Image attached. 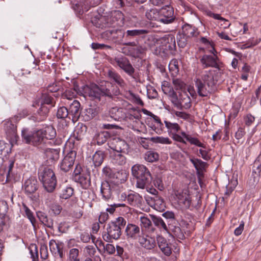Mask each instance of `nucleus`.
<instances>
[{
  "instance_id": "nucleus-11",
  "label": "nucleus",
  "mask_w": 261,
  "mask_h": 261,
  "mask_svg": "<svg viewBox=\"0 0 261 261\" xmlns=\"http://www.w3.org/2000/svg\"><path fill=\"white\" fill-rule=\"evenodd\" d=\"M4 128L7 137L11 143H17L19 136L17 133V126L12 120H8L4 121Z\"/></svg>"
},
{
  "instance_id": "nucleus-39",
  "label": "nucleus",
  "mask_w": 261,
  "mask_h": 261,
  "mask_svg": "<svg viewBox=\"0 0 261 261\" xmlns=\"http://www.w3.org/2000/svg\"><path fill=\"white\" fill-rule=\"evenodd\" d=\"M97 114V112L96 109L89 107L84 109V111H82L81 117L83 118V119L84 121H88L95 117Z\"/></svg>"
},
{
  "instance_id": "nucleus-28",
  "label": "nucleus",
  "mask_w": 261,
  "mask_h": 261,
  "mask_svg": "<svg viewBox=\"0 0 261 261\" xmlns=\"http://www.w3.org/2000/svg\"><path fill=\"white\" fill-rule=\"evenodd\" d=\"M36 216L42 224L51 229H54V220L49 217L46 213L39 211L36 212Z\"/></svg>"
},
{
  "instance_id": "nucleus-27",
  "label": "nucleus",
  "mask_w": 261,
  "mask_h": 261,
  "mask_svg": "<svg viewBox=\"0 0 261 261\" xmlns=\"http://www.w3.org/2000/svg\"><path fill=\"white\" fill-rule=\"evenodd\" d=\"M140 232V227L132 223H128L125 229V233L127 239H136Z\"/></svg>"
},
{
  "instance_id": "nucleus-32",
  "label": "nucleus",
  "mask_w": 261,
  "mask_h": 261,
  "mask_svg": "<svg viewBox=\"0 0 261 261\" xmlns=\"http://www.w3.org/2000/svg\"><path fill=\"white\" fill-rule=\"evenodd\" d=\"M109 118L115 121H121L125 117V114L123 112L122 108H118L117 107H113L110 109L109 111ZM108 121H110L108 117Z\"/></svg>"
},
{
  "instance_id": "nucleus-57",
  "label": "nucleus",
  "mask_w": 261,
  "mask_h": 261,
  "mask_svg": "<svg viewBox=\"0 0 261 261\" xmlns=\"http://www.w3.org/2000/svg\"><path fill=\"white\" fill-rule=\"evenodd\" d=\"M166 127L168 128V132L172 134L178 132L180 127L177 123H171L168 121H164Z\"/></svg>"
},
{
  "instance_id": "nucleus-62",
  "label": "nucleus",
  "mask_w": 261,
  "mask_h": 261,
  "mask_svg": "<svg viewBox=\"0 0 261 261\" xmlns=\"http://www.w3.org/2000/svg\"><path fill=\"white\" fill-rule=\"evenodd\" d=\"M252 173L259 176L261 173V162L255 160L252 166Z\"/></svg>"
},
{
  "instance_id": "nucleus-13",
  "label": "nucleus",
  "mask_w": 261,
  "mask_h": 261,
  "mask_svg": "<svg viewBox=\"0 0 261 261\" xmlns=\"http://www.w3.org/2000/svg\"><path fill=\"white\" fill-rule=\"evenodd\" d=\"M76 153L75 151H70L64 158L60 164V169L64 172L69 171L74 164Z\"/></svg>"
},
{
  "instance_id": "nucleus-36",
  "label": "nucleus",
  "mask_w": 261,
  "mask_h": 261,
  "mask_svg": "<svg viewBox=\"0 0 261 261\" xmlns=\"http://www.w3.org/2000/svg\"><path fill=\"white\" fill-rule=\"evenodd\" d=\"M74 181L79 183L82 188L88 189L91 186V180L89 173H86L82 175L79 176L73 179Z\"/></svg>"
},
{
  "instance_id": "nucleus-41",
  "label": "nucleus",
  "mask_w": 261,
  "mask_h": 261,
  "mask_svg": "<svg viewBox=\"0 0 261 261\" xmlns=\"http://www.w3.org/2000/svg\"><path fill=\"white\" fill-rule=\"evenodd\" d=\"M13 143H11L10 140H9V143L0 141V155L6 156L10 153Z\"/></svg>"
},
{
  "instance_id": "nucleus-7",
  "label": "nucleus",
  "mask_w": 261,
  "mask_h": 261,
  "mask_svg": "<svg viewBox=\"0 0 261 261\" xmlns=\"http://www.w3.org/2000/svg\"><path fill=\"white\" fill-rule=\"evenodd\" d=\"M114 60L117 66L127 75L135 81H137L139 79V73L136 71L127 58H116Z\"/></svg>"
},
{
  "instance_id": "nucleus-29",
  "label": "nucleus",
  "mask_w": 261,
  "mask_h": 261,
  "mask_svg": "<svg viewBox=\"0 0 261 261\" xmlns=\"http://www.w3.org/2000/svg\"><path fill=\"white\" fill-rule=\"evenodd\" d=\"M139 243L143 248L151 250L156 246V242L154 238L149 237V236L140 237L139 238Z\"/></svg>"
},
{
  "instance_id": "nucleus-35",
  "label": "nucleus",
  "mask_w": 261,
  "mask_h": 261,
  "mask_svg": "<svg viewBox=\"0 0 261 261\" xmlns=\"http://www.w3.org/2000/svg\"><path fill=\"white\" fill-rule=\"evenodd\" d=\"M50 109V108L41 103V107L37 112V116L36 117H33L34 118L33 120L36 122L44 121L47 117Z\"/></svg>"
},
{
  "instance_id": "nucleus-40",
  "label": "nucleus",
  "mask_w": 261,
  "mask_h": 261,
  "mask_svg": "<svg viewBox=\"0 0 261 261\" xmlns=\"http://www.w3.org/2000/svg\"><path fill=\"white\" fill-rule=\"evenodd\" d=\"M87 130V126L83 123H79L75 127L74 136L77 140H81L86 134Z\"/></svg>"
},
{
  "instance_id": "nucleus-10",
  "label": "nucleus",
  "mask_w": 261,
  "mask_h": 261,
  "mask_svg": "<svg viewBox=\"0 0 261 261\" xmlns=\"http://www.w3.org/2000/svg\"><path fill=\"white\" fill-rule=\"evenodd\" d=\"M123 13L120 11L114 12L110 17H107V28L115 29L122 27L124 24Z\"/></svg>"
},
{
  "instance_id": "nucleus-38",
  "label": "nucleus",
  "mask_w": 261,
  "mask_h": 261,
  "mask_svg": "<svg viewBox=\"0 0 261 261\" xmlns=\"http://www.w3.org/2000/svg\"><path fill=\"white\" fill-rule=\"evenodd\" d=\"M168 231H171L173 233V236L178 238L179 239H183L185 237V236L183 232L181 231L180 227L177 225V223H169L168 225Z\"/></svg>"
},
{
  "instance_id": "nucleus-30",
  "label": "nucleus",
  "mask_w": 261,
  "mask_h": 261,
  "mask_svg": "<svg viewBox=\"0 0 261 261\" xmlns=\"http://www.w3.org/2000/svg\"><path fill=\"white\" fill-rule=\"evenodd\" d=\"M50 147H47L46 149L42 150L45 153L47 160L54 163L59 159L60 150L59 148L52 149Z\"/></svg>"
},
{
  "instance_id": "nucleus-43",
  "label": "nucleus",
  "mask_w": 261,
  "mask_h": 261,
  "mask_svg": "<svg viewBox=\"0 0 261 261\" xmlns=\"http://www.w3.org/2000/svg\"><path fill=\"white\" fill-rule=\"evenodd\" d=\"M92 23L96 28L100 29L107 28V17L100 16L94 17L92 20Z\"/></svg>"
},
{
  "instance_id": "nucleus-54",
  "label": "nucleus",
  "mask_w": 261,
  "mask_h": 261,
  "mask_svg": "<svg viewBox=\"0 0 261 261\" xmlns=\"http://www.w3.org/2000/svg\"><path fill=\"white\" fill-rule=\"evenodd\" d=\"M144 159L147 162L152 163L159 160V155L154 151L149 150L145 152Z\"/></svg>"
},
{
  "instance_id": "nucleus-42",
  "label": "nucleus",
  "mask_w": 261,
  "mask_h": 261,
  "mask_svg": "<svg viewBox=\"0 0 261 261\" xmlns=\"http://www.w3.org/2000/svg\"><path fill=\"white\" fill-rule=\"evenodd\" d=\"M105 158V153L103 151L97 150L93 154L92 160L95 167L101 166Z\"/></svg>"
},
{
  "instance_id": "nucleus-45",
  "label": "nucleus",
  "mask_w": 261,
  "mask_h": 261,
  "mask_svg": "<svg viewBox=\"0 0 261 261\" xmlns=\"http://www.w3.org/2000/svg\"><path fill=\"white\" fill-rule=\"evenodd\" d=\"M127 178L126 172L121 170L114 173L112 180L116 183H123L126 180Z\"/></svg>"
},
{
  "instance_id": "nucleus-31",
  "label": "nucleus",
  "mask_w": 261,
  "mask_h": 261,
  "mask_svg": "<svg viewBox=\"0 0 261 261\" xmlns=\"http://www.w3.org/2000/svg\"><path fill=\"white\" fill-rule=\"evenodd\" d=\"M100 193L102 199L108 201L112 197V188L109 182L106 180L102 181L101 184Z\"/></svg>"
},
{
  "instance_id": "nucleus-8",
  "label": "nucleus",
  "mask_w": 261,
  "mask_h": 261,
  "mask_svg": "<svg viewBox=\"0 0 261 261\" xmlns=\"http://www.w3.org/2000/svg\"><path fill=\"white\" fill-rule=\"evenodd\" d=\"M203 68L212 67L220 70L223 66V63L217 55H209L205 54L200 59Z\"/></svg>"
},
{
  "instance_id": "nucleus-33",
  "label": "nucleus",
  "mask_w": 261,
  "mask_h": 261,
  "mask_svg": "<svg viewBox=\"0 0 261 261\" xmlns=\"http://www.w3.org/2000/svg\"><path fill=\"white\" fill-rule=\"evenodd\" d=\"M148 31L143 29L128 30L125 32V40H130L145 35Z\"/></svg>"
},
{
  "instance_id": "nucleus-51",
  "label": "nucleus",
  "mask_w": 261,
  "mask_h": 261,
  "mask_svg": "<svg viewBox=\"0 0 261 261\" xmlns=\"http://www.w3.org/2000/svg\"><path fill=\"white\" fill-rule=\"evenodd\" d=\"M151 221L153 224L160 229H163L164 230L168 231V225L163 221L162 218L151 215H150Z\"/></svg>"
},
{
  "instance_id": "nucleus-19",
  "label": "nucleus",
  "mask_w": 261,
  "mask_h": 261,
  "mask_svg": "<svg viewBox=\"0 0 261 261\" xmlns=\"http://www.w3.org/2000/svg\"><path fill=\"white\" fill-rule=\"evenodd\" d=\"M110 147L112 150L111 151L127 153L128 145L124 140L117 138L113 139Z\"/></svg>"
},
{
  "instance_id": "nucleus-61",
  "label": "nucleus",
  "mask_w": 261,
  "mask_h": 261,
  "mask_svg": "<svg viewBox=\"0 0 261 261\" xmlns=\"http://www.w3.org/2000/svg\"><path fill=\"white\" fill-rule=\"evenodd\" d=\"M152 140L154 143L163 144H170L172 143L171 140L168 137H155L152 138Z\"/></svg>"
},
{
  "instance_id": "nucleus-59",
  "label": "nucleus",
  "mask_w": 261,
  "mask_h": 261,
  "mask_svg": "<svg viewBox=\"0 0 261 261\" xmlns=\"http://www.w3.org/2000/svg\"><path fill=\"white\" fill-rule=\"evenodd\" d=\"M162 216L167 219V223H176V219L175 214L173 212L167 211L162 214Z\"/></svg>"
},
{
  "instance_id": "nucleus-48",
  "label": "nucleus",
  "mask_w": 261,
  "mask_h": 261,
  "mask_svg": "<svg viewBox=\"0 0 261 261\" xmlns=\"http://www.w3.org/2000/svg\"><path fill=\"white\" fill-rule=\"evenodd\" d=\"M181 136L184 137L191 144L195 145L199 147L206 148V145L202 143L200 140L195 137H192L191 136L187 135L185 132H182L181 133Z\"/></svg>"
},
{
  "instance_id": "nucleus-1",
  "label": "nucleus",
  "mask_w": 261,
  "mask_h": 261,
  "mask_svg": "<svg viewBox=\"0 0 261 261\" xmlns=\"http://www.w3.org/2000/svg\"><path fill=\"white\" fill-rule=\"evenodd\" d=\"M85 96H89L92 100H100L101 96H107L112 98L114 95L119 94V90L117 86H115L109 82H105V85L97 86L96 84L91 85L90 86H86L83 89Z\"/></svg>"
},
{
  "instance_id": "nucleus-5",
  "label": "nucleus",
  "mask_w": 261,
  "mask_h": 261,
  "mask_svg": "<svg viewBox=\"0 0 261 261\" xmlns=\"http://www.w3.org/2000/svg\"><path fill=\"white\" fill-rule=\"evenodd\" d=\"M132 173L137 179L136 186L144 189L148 188L151 182L152 176L149 169L144 165L136 164L132 167Z\"/></svg>"
},
{
  "instance_id": "nucleus-55",
  "label": "nucleus",
  "mask_w": 261,
  "mask_h": 261,
  "mask_svg": "<svg viewBox=\"0 0 261 261\" xmlns=\"http://www.w3.org/2000/svg\"><path fill=\"white\" fill-rule=\"evenodd\" d=\"M166 49L170 51L175 50L176 49V43L175 38L172 35H169L166 39Z\"/></svg>"
},
{
  "instance_id": "nucleus-47",
  "label": "nucleus",
  "mask_w": 261,
  "mask_h": 261,
  "mask_svg": "<svg viewBox=\"0 0 261 261\" xmlns=\"http://www.w3.org/2000/svg\"><path fill=\"white\" fill-rule=\"evenodd\" d=\"M181 136L184 137L191 144L195 145L199 147L206 148V145L202 143L200 140L195 137H192L191 136L187 135L185 132H182L181 133Z\"/></svg>"
},
{
  "instance_id": "nucleus-23",
  "label": "nucleus",
  "mask_w": 261,
  "mask_h": 261,
  "mask_svg": "<svg viewBox=\"0 0 261 261\" xmlns=\"http://www.w3.org/2000/svg\"><path fill=\"white\" fill-rule=\"evenodd\" d=\"M50 250L55 256H59L61 258L64 256L63 249V244L61 242H57L55 240H51L49 242Z\"/></svg>"
},
{
  "instance_id": "nucleus-53",
  "label": "nucleus",
  "mask_w": 261,
  "mask_h": 261,
  "mask_svg": "<svg viewBox=\"0 0 261 261\" xmlns=\"http://www.w3.org/2000/svg\"><path fill=\"white\" fill-rule=\"evenodd\" d=\"M56 116L58 119L63 120L68 119L69 120L68 109L64 106L59 107L57 110Z\"/></svg>"
},
{
  "instance_id": "nucleus-26",
  "label": "nucleus",
  "mask_w": 261,
  "mask_h": 261,
  "mask_svg": "<svg viewBox=\"0 0 261 261\" xmlns=\"http://www.w3.org/2000/svg\"><path fill=\"white\" fill-rule=\"evenodd\" d=\"M84 254L86 258H90L91 261H101L97 253L96 248L93 245H87L84 249Z\"/></svg>"
},
{
  "instance_id": "nucleus-60",
  "label": "nucleus",
  "mask_w": 261,
  "mask_h": 261,
  "mask_svg": "<svg viewBox=\"0 0 261 261\" xmlns=\"http://www.w3.org/2000/svg\"><path fill=\"white\" fill-rule=\"evenodd\" d=\"M79 250L77 248H72L69 250V258L70 261H80L79 257Z\"/></svg>"
},
{
  "instance_id": "nucleus-46",
  "label": "nucleus",
  "mask_w": 261,
  "mask_h": 261,
  "mask_svg": "<svg viewBox=\"0 0 261 261\" xmlns=\"http://www.w3.org/2000/svg\"><path fill=\"white\" fill-rule=\"evenodd\" d=\"M110 136L111 135L109 132L107 131H102L96 134L94 138L96 141L97 144L100 145L104 144Z\"/></svg>"
},
{
  "instance_id": "nucleus-52",
  "label": "nucleus",
  "mask_w": 261,
  "mask_h": 261,
  "mask_svg": "<svg viewBox=\"0 0 261 261\" xmlns=\"http://www.w3.org/2000/svg\"><path fill=\"white\" fill-rule=\"evenodd\" d=\"M74 189L71 187L66 186L61 188L60 193V198L67 199L73 194Z\"/></svg>"
},
{
  "instance_id": "nucleus-14",
  "label": "nucleus",
  "mask_w": 261,
  "mask_h": 261,
  "mask_svg": "<svg viewBox=\"0 0 261 261\" xmlns=\"http://www.w3.org/2000/svg\"><path fill=\"white\" fill-rule=\"evenodd\" d=\"M106 76L110 81L109 83L112 85L115 84L121 88L126 86V83L121 76L115 69H109L106 72Z\"/></svg>"
},
{
  "instance_id": "nucleus-58",
  "label": "nucleus",
  "mask_w": 261,
  "mask_h": 261,
  "mask_svg": "<svg viewBox=\"0 0 261 261\" xmlns=\"http://www.w3.org/2000/svg\"><path fill=\"white\" fill-rule=\"evenodd\" d=\"M140 221L142 227L145 228L148 230H154V229L152 227L151 221L147 217H141L140 218Z\"/></svg>"
},
{
  "instance_id": "nucleus-50",
  "label": "nucleus",
  "mask_w": 261,
  "mask_h": 261,
  "mask_svg": "<svg viewBox=\"0 0 261 261\" xmlns=\"http://www.w3.org/2000/svg\"><path fill=\"white\" fill-rule=\"evenodd\" d=\"M145 15L149 20L160 21V9H151L146 11Z\"/></svg>"
},
{
  "instance_id": "nucleus-2",
  "label": "nucleus",
  "mask_w": 261,
  "mask_h": 261,
  "mask_svg": "<svg viewBox=\"0 0 261 261\" xmlns=\"http://www.w3.org/2000/svg\"><path fill=\"white\" fill-rule=\"evenodd\" d=\"M217 81L214 80L213 71H205L200 77L195 80L197 93L201 97H209L217 90Z\"/></svg>"
},
{
  "instance_id": "nucleus-37",
  "label": "nucleus",
  "mask_w": 261,
  "mask_h": 261,
  "mask_svg": "<svg viewBox=\"0 0 261 261\" xmlns=\"http://www.w3.org/2000/svg\"><path fill=\"white\" fill-rule=\"evenodd\" d=\"M162 90L164 93L169 97L171 101L177 94L170 84L167 81H164L162 83Z\"/></svg>"
},
{
  "instance_id": "nucleus-21",
  "label": "nucleus",
  "mask_w": 261,
  "mask_h": 261,
  "mask_svg": "<svg viewBox=\"0 0 261 261\" xmlns=\"http://www.w3.org/2000/svg\"><path fill=\"white\" fill-rule=\"evenodd\" d=\"M158 245L162 253L167 256H170L172 253L171 244L167 241L166 239L162 236H158L156 238Z\"/></svg>"
},
{
  "instance_id": "nucleus-4",
  "label": "nucleus",
  "mask_w": 261,
  "mask_h": 261,
  "mask_svg": "<svg viewBox=\"0 0 261 261\" xmlns=\"http://www.w3.org/2000/svg\"><path fill=\"white\" fill-rule=\"evenodd\" d=\"M126 224V221L122 217H119L111 221L107 225L106 231L103 232V239L108 242H112L113 240H118Z\"/></svg>"
},
{
  "instance_id": "nucleus-20",
  "label": "nucleus",
  "mask_w": 261,
  "mask_h": 261,
  "mask_svg": "<svg viewBox=\"0 0 261 261\" xmlns=\"http://www.w3.org/2000/svg\"><path fill=\"white\" fill-rule=\"evenodd\" d=\"M177 203L181 208L188 210L191 204V199L190 196L186 193L178 192L176 194Z\"/></svg>"
},
{
  "instance_id": "nucleus-12",
  "label": "nucleus",
  "mask_w": 261,
  "mask_h": 261,
  "mask_svg": "<svg viewBox=\"0 0 261 261\" xmlns=\"http://www.w3.org/2000/svg\"><path fill=\"white\" fill-rule=\"evenodd\" d=\"M190 98L186 92H182L179 94L178 96L176 94L172 100L173 105L179 109L184 108H189L191 107Z\"/></svg>"
},
{
  "instance_id": "nucleus-22",
  "label": "nucleus",
  "mask_w": 261,
  "mask_h": 261,
  "mask_svg": "<svg viewBox=\"0 0 261 261\" xmlns=\"http://www.w3.org/2000/svg\"><path fill=\"white\" fill-rule=\"evenodd\" d=\"M127 153L110 152L111 162L115 166H122L126 163V159L125 156Z\"/></svg>"
},
{
  "instance_id": "nucleus-64",
  "label": "nucleus",
  "mask_w": 261,
  "mask_h": 261,
  "mask_svg": "<svg viewBox=\"0 0 261 261\" xmlns=\"http://www.w3.org/2000/svg\"><path fill=\"white\" fill-rule=\"evenodd\" d=\"M30 249L33 261H38V252L36 245L32 244L30 247Z\"/></svg>"
},
{
  "instance_id": "nucleus-17",
  "label": "nucleus",
  "mask_w": 261,
  "mask_h": 261,
  "mask_svg": "<svg viewBox=\"0 0 261 261\" xmlns=\"http://www.w3.org/2000/svg\"><path fill=\"white\" fill-rule=\"evenodd\" d=\"M69 120L75 123L81 116V104L79 101L74 100L68 108Z\"/></svg>"
},
{
  "instance_id": "nucleus-6",
  "label": "nucleus",
  "mask_w": 261,
  "mask_h": 261,
  "mask_svg": "<svg viewBox=\"0 0 261 261\" xmlns=\"http://www.w3.org/2000/svg\"><path fill=\"white\" fill-rule=\"evenodd\" d=\"M38 175L44 189L48 192H53L57 185L56 176L53 170L48 167H42Z\"/></svg>"
},
{
  "instance_id": "nucleus-9",
  "label": "nucleus",
  "mask_w": 261,
  "mask_h": 261,
  "mask_svg": "<svg viewBox=\"0 0 261 261\" xmlns=\"http://www.w3.org/2000/svg\"><path fill=\"white\" fill-rule=\"evenodd\" d=\"M102 36L103 38L112 40L115 43H121L123 39H125V31L122 27L110 29L104 32Z\"/></svg>"
},
{
  "instance_id": "nucleus-49",
  "label": "nucleus",
  "mask_w": 261,
  "mask_h": 261,
  "mask_svg": "<svg viewBox=\"0 0 261 261\" xmlns=\"http://www.w3.org/2000/svg\"><path fill=\"white\" fill-rule=\"evenodd\" d=\"M53 96L54 97H57V95H56V94H53V95H50L48 93H43L41 96V103L44 105L45 104L50 105L49 107L50 108L54 107L56 105V101Z\"/></svg>"
},
{
  "instance_id": "nucleus-34",
  "label": "nucleus",
  "mask_w": 261,
  "mask_h": 261,
  "mask_svg": "<svg viewBox=\"0 0 261 261\" xmlns=\"http://www.w3.org/2000/svg\"><path fill=\"white\" fill-rule=\"evenodd\" d=\"M23 187L27 194H32L38 189V181L34 178H30L25 180Z\"/></svg>"
},
{
  "instance_id": "nucleus-18",
  "label": "nucleus",
  "mask_w": 261,
  "mask_h": 261,
  "mask_svg": "<svg viewBox=\"0 0 261 261\" xmlns=\"http://www.w3.org/2000/svg\"><path fill=\"white\" fill-rule=\"evenodd\" d=\"M123 44L133 46V47L128 49V53L127 54V55L133 57L139 58L145 53L146 48L140 45H136L135 42H128L123 43Z\"/></svg>"
},
{
  "instance_id": "nucleus-25",
  "label": "nucleus",
  "mask_w": 261,
  "mask_h": 261,
  "mask_svg": "<svg viewBox=\"0 0 261 261\" xmlns=\"http://www.w3.org/2000/svg\"><path fill=\"white\" fill-rule=\"evenodd\" d=\"M182 34L187 38H190L198 36L200 32L195 26L186 23L182 27Z\"/></svg>"
},
{
  "instance_id": "nucleus-3",
  "label": "nucleus",
  "mask_w": 261,
  "mask_h": 261,
  "mask_svg": "<svg viewBox=\"0 0 261 261\" xmlns=\"http://www.w3.org/2000/svg\"><path fill=\"white\" fill-rule=\"evenodd\" d=\"M21 135L22 141L27 144L33 145L41 150L49 147V144L45 141L42 131L40 129L31 131L28 128H23Z\"/></svg>"
},
{
  "instance_id": "nucleus-16",
  "label": "nucleus",
  "mask_w": 261,
  "mask_h": 261,
  "mask_svg": "<svg viewBox=\"0 0 261 261\" xmlns=\"http://www.w3.org/2000/svg\"><path fill=\"white\" fill-rule=\"evenodd\" d=\"M40 129L42 131L45 141L48 143L49 146H52L53 144H60V141L55 139L56 136V131L52 126H47L44 128Z\"/></svg>"
},
{
  "instance_id": "nucleus-15",
  "label": "nucleus",
  "mask_w": 261,
  "mask_h": 261,
  "mask_svg": "<svg viewBox=\"0 0 261 261\" xmlns=\"http://www.w3.org/2000/svg\"><path fill=\"white\" fill-rule=\"evenodd\" d=\"M174 10L169 6H166L160 9V21L165 24L170 23L175 20Z\"/></svg>"
},
{
  "instance_id": "nucleus-24",
  "label": "nucleus",
  "mask_w": 261,
  "mask_h": 261,
  "mask_svg": "<svg viewBox=\"0 0 261 261\" xmlns=\"http://www.w3.org/2000/svg\"><path fill=\"white\" fill-rule=\"evenodd\" d=\"M121 199L126 198L128 203L133 206H138L142 203V197L137 193H132L127 195L125 193L121 194Z\"/></svg>"
},
{
  "instance_id": "nucleus-44",
  "label": "nucleus",
  "mask_w": 261,
  "mask_h": 261,
  "mask_svg": "<svg viewBox=\"0 0 261 261\" xmlns=\"http://www.w3.org/2000/svg\"><path fill=\"white\" fill-rule=\"evenodd\" d=\"M189 160L194 166L198 173L199 172H202L207 165V164L206 162H204L201 160L197 158H190Z\"/></svg>"
},
{
  "instance_id": "nucleus-56",
  "label": "nucleus",
  "mask_w": 261,
  "mask_h": 261,
  "mask_svg": "<svg viewBox=\"0 0 261 261\" xmlns=\"http://www.w3.org/2000/svg\"><path fill=\"white\" fill-rule=\"evenodd\" d=\"M22 207L24 210L25 216L29 219L32 225L35 228L36 226V220L33 215V213L24 203H22Z\"/></svg>"
},
{
  "instance_id": "nucleus-63",
  "label": "nucleus",
  "mask_w": 261,
  "mask_h": 261,
  "mask_svg": "<svg viewBox=\"0 0 261 261\" xmlns=\"http://www.w3.org/2000/svg\"><path fill=\"white\" fill-rule=\"evenodd\" d=\"M186 36H185L182 34H178L177 36V45L180 48L185 47L187 44V39Z\"/></svg>"
}]
</instances>
